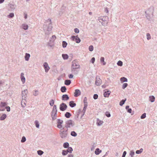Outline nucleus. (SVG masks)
<instances>
[{
	"instance_id": "nucleus-1",
	"label": "nucleus",
	"mask_w": 157,
	"mask_h": 157,
	"mask_svg": "<svg viewBox=\"0 0 157 157\" xmlns=\"http://www.w3.org/2000/svg\"><path fill=\"white\" fill-rule=\"evenodd\" d=\"M48 20L49 21L50 23L48 24V26L47 25H44L43 26L44 30L45 33V34H49L52 30V21L51 20L49 19Z\"/></svg>"
},
{
	"instance_id": "nucleus-2",
	"label": "nucleus",
	"mask_w": 157,
	"mask_h": 157,
	"mask_svg": "<svg viewBox=\"0 0 157 157\" xmlns=\"http://www.w3.org/2000/svg\"><path fill=\"white\" fill-rule=\"evenodd\" d=\"M98 20L101 23L102 25L105 26L108 23L109 18L107 16H106L102 17H99Z\"/></svg>"
},
{
	"instance_id": "nucleus-3",
	"label": "nucleus",
	"mask_w": 157,
	"mask_h": 157,
	"mask_svg": "<svg viewBox=\"0 0 157 157\" xmlns=\"http://www.w3.org/2000/svg\"><path fill=\"white\" fill-rule=\"evenodd\" d=\"M65 124V128H66L67 129L68 128L73 127L74 125V122L71 120H69L66 121Z\"/></svg>"
},
{
	"instance_id": "nucleus-4",
	"label": "nucleus",
	"mask_w": 157,
	"mask_h": 157,
	"mask_svg": "<svg viewBox=\"0 0 157 157\" xmlns=\"http://www.w3.org/2000/svg\"><path fill=\"white\" fill-rule=\"evenodd\" d=\"M67 129H65L63 131H60V135L62 138H64L67 137Z\"/></svg>"
},
{
	"instance_id": "nucleus-5",
	"label": "nucleus",
	"mask_w": 157,
	"mask_h": 157,
	"mask_svg": "<svg viewBox=\"0 0 157 157\" xmlns=\"http://www.w3.org/2000/svg\"><path fill=\"white\" fill-rule=\"evenodd\" d=\"M63 122V120H60V119H58L57 120V123L58 124L57 125V127L59 129H60L61 130H63L64 129V128H62V124Z\"/></svg>"
},
{
	"instance_id": "nucleus-6",
	"label": "nucleus",
	"mask_w": 157,
	"mask_h": 157,
	"mask_svg": "<svg viewBox=\"0 0 157 157\" xmlns=\"http://www.w3.org/2000/svg\"><path fill=\"white\" fill-rule=\"evenodd\" d=\"M71 67L79 68H80V65L76 60H74L72 62Z\"/></svg>"
},
{
	"instance_id": "nucleus-7",
	"label": "nucleus",
	"mask_w": 157,
	"mask_h": 157,
	"mask_svg": "<svg viewBox=\"0 0 157 157\" xmlns=\"http://www.w3.org/2000/svg\"><path fill=\"white\" fill-rule=\"evenodd\" d=\"M67 108V105L64 103H62L60 105L59 109L62 111L65 110Z\"/></svg>"
},
{
	"instance_id": "nucleus-8",
	"label": "nucleus",
	"mask_w": 157,
	"mask_h": 157,
	"mask_svg": "<svg viewBox=\"0 0 157 157\" xmlns=\"http://www.w3.org/2000/svg\"><path fill=\"white\" fill-rule=\"evenodd\" d=\"M27 89H25L24 91H22V99H25L27 97Z\"/></svg>"
},
{
	"instance_id": "nucleus-9",
	"label": "nucleus",
	"mask_w": 157,
	"mask_h": 157,
	"mask_svg": "<svg viewBox=\"0 0 157 157\" xmlns=\"http://www.w3.org/2000/svg\"><path fill=\"white\" fill-rule=\"evenodd\" d=\"M44 66L45 72H47L50 69V67H48V64L47 63L45 62L44 64Z\"/></svg>"
},
{
	"instance_id": "nucleus-10",
	"label": "nucleus",
	"mask_w": 157,
	"mask_h": 157,
	"mask_svg": "<svg viewBox=\"0 0 157 157\" xmlns=\"http://www.w3.org/2000/svg\"><path fill=\"white\" fill-rule=\"evenodd\" d=\"M101 80L99 78L97 77L96 78V80L95 81V84L97 86H100L101 84Z\"/></svg>"
},
{
	"instance_id": "nucleus-11",
	"label": "nucleus",
	"mask_w": 157,
	"mask_h": 157,
	"mask_svg": "<svg viewBox=\"0 0 157 157\" xmlns=\"http://www.w3.org/2000/svg\"><path fill=\"white\" fill-rule=\"evenodd\" d=\"M77 68L71 67V71L72 73L74 75H77L78 73V71L77 70Z\"/></svg>"
},
{
	"instance_id": "nucleus-12",
	"label": "nucleus",
	"mask_w": 157,
	"mask_h": 157,
	"mask_svg": "<svg viewBox=\"0 0 157 157\" xmlns=\"http://www.w3.org/2000/svg\"><path fill=\"white\" fill-rule=\"evenodd\" d=\"M69 98L67 94H63L62 96V100L67 101L69 99Z\"/></svg>"
},
{
	"instance_id": "nucleus-13",
	"label": "nucleus",
	"mask_w": 157,
	"mask_h": 157,
	"mask_svg": "<svg viewBox=\"0 0 157 157\" xmlns=\"http://www.w3.org/2000/svg\"><path fill=\"white\" fill-rule=\"evenodd\" d=\"M24 74L23 73H21V78L22 83L24 84L25 82V79L24 76Z\"/></svg>"
},
{
	"instance_id": "nucleus-14",
	"label": "nucleus",
	"mask_w": 157,
	"mask_h": 157,
	"mask_svg": "<svg viewBox=\"0 0 157 157\" xmlns=\"http://www.w3.org/2000/svg\"><path fill=\"white\" fill-rule=\"evenodd\" d=\"M74 94V96L75 97H78L80 94V90L78 89L75 90Z\"/></svg>"
},
{
	"instance_id": "nucleus-15",
	"label": "nucleus",
	"mask_w": 157,
	"mask_h": 157,
	"mask_svg": "<svg viewBox=\"0 0 157 157\" xmlns=\"http://www.w3.org/2000/svg\"><path fill=\"white\" fill-rule=\"evenodd\" d=\"M30 56V55L28 53H26L25 56V60L27 61H28L29 60V58Z\"/></svg>"
},
{
	"instance_id": "nucleus-16",
	"label": "nucleus",
	"mask_w": 157,
	"mask_h": 157,
	"mask_svg": "<svg viewBox=\"0 0 157 157\" xmlns=\"http://www.w3.org/2000/svg\"><path fill=\"white\" fill-rule=\"evenodd\" d=\"M110 91L109 90L105 92L104 93V96L106 97H108L110 94Z\"/></svg>"
},
{
	"instance_id": "nucleus-17",
	"label": "nucleus",
	"mask_w": 157,
	"mask_h": 157,
	"mask_svg": "<svg viewBox=\"0 0 157 157\" xmlns=\"http://www.w3.org/2000/svg\"><path fill=\"white\" fill-rule=\"evenodd\" d=\"M69 105L72 108L74 107L76 105V103H74L73 101H70L69 103Z\"/></svg>"
},
{
	"instance_id": "nucleus-18",
	"label": "nucleus",
	"mask_w": 157,
	"mask_h": 157,
	"mask_svg": "<svg viewBox=\"0 0 157 157\" xmlns=\"http://www.w3.org/2000/svg\"><path fill=\"white\" fill-rule=\"evenodd\" d=\"M101 151L100 150L99 148H97L96 149L95 151V153L96 155H99L101 152Z\"/></svg>"
},
{
	"instance_id": "nucleus-19",
	"label": "nucleus",
	"mask_w": 157,
	"mask_h": 157,
	"mask_svg": "<svg viewBox=\"0 0 157 157\" xmlns=\"http://www.w3.org/2000/svg\"><path fill=\"white\" fill-rule=\"evenodd\" d=\"M125 109L127 110V111L128 113H131L132 112V109L129 108V105H127L125 107Z\"/></svg>"
},
{
	"instance_id": "nucleus-20",
	"label": "nucleus",
	"mask_w": 157,
	"mask_h": 157,
	"mask_svg": "<svg viewBox=\"0 0 157 157\" xmlns=\"http://www.w3.org/2000/svg\"><path fill=\"white\" fill-rule=\"evenodd\" d=\"M149 100L151 102H153L155 100V98L153 96H150L149 97Z\"/></svg>"
},
{
	"instance_id": "nucleus-21",
	"label": "nucleus",
	"mask_w": 157,
	"mask_h": 157,
	"mask_svg": "<svg viewBox=\"0 0 157 157\" xmlns=\"http://www.w3.org/2000/svg\"><path fill=\"white\" fill-rule=\"evenodd\" d=\"M56 38V36L55 35H53L51 38L50 41L51 43H52L54 41Z\"/></svg>"
},
{
	"instance_id": "nucleus-22",
	"label": "nucleus",
	"mask_w": 157,
	"mask_h": 157,
	"mask_svg": "<svg viewBox=\"0 0 157 157\" xmlns=\"http://www.w3.org/2000/svg\"><path fill=\"white\" fill-rule=\"evenodd\" d=\"M103 121H101L100 120H99V119H98V120H97V125L98 126H100L102 124H103Z\"/></svg>"
},
{
	"instance_id": "nucleus-23",
	"label": "nucleus",
	"mask_w": 157,
	"mask_h": 157,
	"mask_svg": "<svg viewBox=\"0 0 157 157\" xmlns=\"http://www.w3.org/2000/svg\"><path fill=\"white\" fill-rule=\"evenodd\" d=\"M104 57H101L100 58V61L101 62L103 63V65H105L106 63L104 61Z\"/></svg>"
},
{
	"instance_id": "nucleus-24",
	"label": "nucleus",
	"mask_w": 157,
	"mask_h": 157,
	"mask_svg": "<svg viewBox=\"0 0 157 157\" xmlns=\"http://www.w3.org/2000/svg\"><path fill=\"white\" fill-rule=\"evenodd\" d=\"M71 116V114L68 112H66L65 114V116L67 118H70Z\"/></svg>"
},
{
	"instance_id": "nucleus-25",
	"label": "nucleus",
	"mask_w": 157,
	"mask_h": 157,
	"mask_svg": "<svg viewBox=\"0 0 157 157\" xmlns=\"http://www.w3.org/2000/svg\"><path fill=\"white\" fill-rule=\"evenodd\" d=\"M62 56L64 59H67L68 58V56L67 54H62Z\"/></svg>"
},
{
	"instance_id": "nucleus-26",
	"label": "nucleus",
	"mask_w": 157,
	"mask_h": 157,
	"mask_svg": "<svg viewBox=\"0 0 157 157\" xmlns=\"http://www.w3.org/2000/svg\"><path fill=\"white\" fill-rule=\"evenodd\" d=\"M71 83V81L69 80H66L65 81V84L67 86L69 85Z\"/></svg>"
},
{
	"instance_id": "nucleus-27",
	"label": "nucleus",
	"mask_w": 157,
	"mask_h": 157,
	"mask_svg": "<svg viewBox=\"0 0 157 157\" xmlns=\"http://www.w3.org/2000/svg\"><path fill=\"white\" fill-rule=\"evenodd\" d=\"M126 98H125L124 99H123L122 100H121L119 103V105L120 106H122L123 104H124L125 101H126Z\"/></svg>"
},
{
	"instance_id": "nucleus-28",
	"label": "nucleus",
	"mask_w": 157,
	"mask_h": 157,
	"mask_svg": "<svg viewBox=\"0 0 157 157\" xmlns=\"http://www.w3.org/2000/svg\"><path fill=\"white\" fill-rule=\"evenodd\" d=\"M120 80L122 82H127L128 81L127 78L124 77H121L120 78Z\"/></svg>"
},
{
	"instance_id": "nucleus-29",
	"label": "nucleus",
	"mask_w": 157,
	"mask_h": 157,
	"mask_svg": "<svg viewBox=\"0 0 157 157\" xmlns=\"http://www.w3.org/2000/svg\"><path fill=\"white\" fill-rule=\"evenodd\" d=\"M28 26L26 24H24L22 25V28L25 30L28 29Z\"/></svg>"
},
{
	"instance_id": "nucleus-30",
	"label": "nucleus",
	"mask_w": 157,
	"mask_h": 157,
	"mask_svg": "<svg viewBox=\"0 0 157 157\" xmlns=\"http://www.w3.org/2000/svg\"><path fill=\"white\" fill-rule=\"evenodd\" d=\"M6 117V115L5 114H3L0 117V119L1 120H5Z\"/></svg>"
},
{
	"instance_id": "nucleus-31",
	"label": "nucleus",
	"mask_w": 157,
	"mask_h": 157,
	"mask_svg": "<svg viewBox=\"0 0 157 157\" xmlns=\"http://www.w3.org/2000/svg\"><path fill=\"white\" fill-rule=\"evenodd\" d=\"M68 149L66 150L67 151V152L71 153L72 152V151H73V149L71 147H69L67 148Z\"/></svg>"
},
{
	"instance_id": "nucleus-32",
	"label": "nucleus",
	"mask_w": 157,
	"mask_h": 157,
	"mask_svg": "<svg viewBox=\"0 0 157 157\" xmlns=\"http://www.w3.org/2000/svg\"><path fill=\"white\" fill-rule=\"evenodd\" d=\"M66 90V88L65 86H62L61 88V91L63 93L65 92Z\"/></svg>"
},
{
	"instance_id": "nucleus-33",
	"label": "nucleus",
	"mask_w": 157,
	"mask_h": 157,
	"mask_svg": "<svg viewBox=\"0 0 157 157\" xmlns=\"http://www.w3.org/2000/svg\"><path fill=\"white\" fill-rule=\"evenodd\" d=\"M69 144L68 142H65L63 145V147L65 148H67L69 147Z\"/></svg>"
},
{
	"instance_id": "nucleus-34",
	"label": "nucleus",
	"mask_w": 157,
	"mask_h": 157,
	"mask_svg": "<svg viewBox=\"0 0 157 157\" xmlns=\"http://www.w3.org/2000/svg\"><path fill=\"white\" fill-rule=\"evenodd\" d=\"M75 42L77 43H80L81 41L80 39L78 37V36H76V37L75 40Z\"/></svg>"
},
{
	"instance_id": "nucleus-35",
	"label": "nucleus",
	"mask_w": 157,
	"mask_h": 157,
	"mask_svg": "<svg viewBox=\"0 0 157 157\" xmlns=\"http://www.w3.org/2000/svg\"><path fill=\"white\" fill-rule=\"evenodd\" d=\"M143 151V149L141 148L140 150H137L136 151V153L137 154H139L141 153Z\"/></svg>"
},
{
	"instance_id": "nucleus-36",
	"label": "nucleus",
	"mask_w": 157,
	"mask_h": 157,
	"mask_svg": "<svg viewBox=\"0 0 157 157\" xmlns=\"http://www.w3.org/2000/svg\"><path fill=\"white\" fill-rule=\"evenodd\" d=\"M67 45V43L65 41L62 42V46L63 48H66Z\"/></svg>"
},
{
	"instance_id": "nucleus-37",
	"label": "nucleus",
	"mask_w": 157,
	"mask_h": 157,
	"mask_svg": "<svg viewBox=\"0 0 157 157\" xmlns=\"http://www.w3.org/2000/svg\"><path fill=\"white\" fill-rule=\"evenodd\" d=\"M34 92H33V95L35 96H37L39 93V91L37 90H34Z\"/></svg>"
},
{
	"instance_id": "nucleus-38",
	"label": "nucleus",
	"mask_w": 157,
	"mask_h": 157,
	"mask_svg": "<svg viewBox=\"0 0 157 157\" xmlns=\"http://www.w3.org/2000/svg\"><path fill=\"white\" fill-rule=\"evenodd\" d=\"M35 124L36 127L37 128H39V124L38 121H36L35 122Z\"/></svg>"
},
{
	"instance_id": "nucleus-39",
	"label": "nucleus",
	"mask_w": 157,
	"mask_h": 157,
	"mask_svg": "<svg viewBox=\"0 0 157 157\" xmlns=\"http://www.w3.org/2000/svg\"><path fill=\"white\" fill-rule=\"evenodd\" d=\"M71 135L73 136H76L77 135V133L75 131H72L71 133Z\"/></svg>"
},
{
	"instance_id": "nucleus-40",
	"label": "nucleus",
	"mask_w": 157,
	"mask_h": 157,
	"mask_svg": "<svg viewBox=\"0 0 157 157\" xmlns=\"http://www.w3.org/2000/svg\"><path fill=\"white\" fill-rule=\"evenodd\" d=\"M117 64L120 66H122L123 65V62L120 60H119L117 63Z\"/></svg>"
},
{
	"instance_id": "nucleus-41",
	"label": "nucleus",
	"mask_w": 157,
	"mask_h": 157,
	"mask_svg": "<svg viewBox=\"0 0 157 157\" xmlns=\"http://www.w3.org/2000/svg\"><path fill=\"white\" fill-rule=\"evenodd\" d=\"M67 153L68 152H67V151H66V150H63L62 151V154L63 155H66L67 154Z\"/></svg>"
},
{
	"instance_id": "nucleus-42",
	"label": "nucleus",
	"mask_w": 157,
	"mask_h": 157,
	"mask_svg": "<svg viewBox=\"0 0 157 157\" xmlns=\"http://www.w3.org/2000/svg\"><path fill=\"white\" fill-rule=\"evenodd\" d=\"M37 152L38 154L40 155H42L44 153L43 151L40 150L38 151Z\"/></svg>"
},
{
	"instance_id": "nucleus-43",
	"label": "nucleus",
	"mask_w": 157,
	"mask_h": 157,
	"mask_svg": "<svg viewBox=\"0 0 157 157\" xmlns=\"http://www.w3.org/2000/svg\"><path fill=\"white\" fill-rule=\"evenodd\" d=\"M14 16V14L13 13H10L8 16V17L10 18H12Z\"/></svg>"
},
{
	"instance_id": "nucleus-44",
	"label": "nucleus",
	"mask_w": 157,
	"mask_h": 157,
	"mask_svg": "<svg viewBox=\"0 0 157 157\" xmlns=\"http://www.w3.org/2000/svg\"><path fill=\"white\" fill-rule=\"evenodd\" d=\"M146 36L147 37V39L149 40L151 39V36L150 34L149 33H147L146 34Z\"/></svg>"
},
{
	"instance_id": "nucleus-45",
	"label": "nucleus",
	"mask_w": 157,
	"mask_h": 157,
	"mask_svg": "<svg viewBox=\"0 0 157 157\" xmlns=\"http://www.w3.org/2000/svg\"><path fill=\"white\" fill-rule=\"evenodd\" d=\"M56 115H57V114H56V113H55V114H54V115H51V117H52L53 120H54L56 118Z\"/></svg>"
},
{
	"instance_id": "nucleus-46",
	"label": "nucleus",
	"mask_w": 157,
	"mask_h": 157,
	"mask_svg": "<svg viewBox=\"0 0 157 157\" xmlns=\"http://www.w3.org/2000/svg\"><path fill=\"white\" fill-rule=\"evenodd\" d=\"M94 49V47L92 45H90L89 46V50L90 51L92 52L93 50Z\"/></svg>"
},
{
	"instance_id": "nucleus-47",
	"label": "nucleus",
	"mask_w": 157,
	"mask_h": 157,
	"mask_svg": "<svg viewBox=\"0 0 157 157\" xmlns=\"http://www.w3.org/2000/svg\"><path fill=\"white\" fill-rule=\"evenodd\" d=\"M26 140V139L25 137L23 136L22 137V139L21 140V142L22 143H24L25 142Z\"/></svg>"
},
{
	"instance_id": "nucleus-48",
	"label": "nucleus",
	"mask_w": 157,
	"mask_h": 157,
	"mask_svg": "<svg viewBox=\"0 0 157 157\" xmlns=\"http://www.w3.org/2000/svg\"><path fill=\"white\" fill-rule=\"evenodd\" d=\"M135 154V152L133 151H131L130 152V155H131V157H133V155Z\"/></svg>"
},
{
	"instance_id": "nucleus-49",
	"label": "nucleus",
	"mask_w": 157,
	"mask_h": 157,
	"mask_svg": "<svg viewBox=\"0 0 157 157\" xmlns=\"http://www.w3.org/2000/svg\"><path fill=\"white\" fill-rule=\"evenodd\" d=\"M128 84L127 83H124L123 84V86H122V89H124L125 88H126L127 86H128Z\"/></svg>"
},
{
	"instance_id": "nucleus-50",
	"label": "nucleus",
	"mask_w": 157,
	"mask_h": 157,
	"mask_svg": "<svg viewBox=\"0 0 157 157\" xmlns=\"http://www.w3.org/2000/svg\"><path fill=\"white\" fill-rule=\"evenodd\" d=\"M146 117V114L145 113H143L140 117L141 119H143L145 118Z\"/></svg>"
},
{
	"instance_id": "nucleus-51",
	"label": "nucleus",
	"mask_w": 157,
	"mask_h": 157,
	"mask_svg": "<svg viewBox=\"0 0 157 157\" xmlns=\"http://www.w3.org/2000/svg\"><path fill=\"white\" fill-rule=\"evenodd\" d=\"M54 104V101L53 99L51 100L50 101L49 104L51 106H52Z\"/></svg>"
},
{
	"instance_id": "nucleus-52",
	"label": "nucleus",
	"mask_w": 157,
	"mask_h": 157,
	"mask_svg": "<svg viewBox=\"0 0 157 157\" xmlns=\"http://www.w3.org/2000/svg\"><path fill=\"white\" fill-rule=\"evenodd\" d=\"M105 115L108 117H109L111 116L110 113L108 112H106L105 113Z\"/></svg>"
},
{
	"instance_id": "nucleus-53",
	"label": "nucleus",
	"mask_w": 157,
	"mask_h": 157,
	"mask_svg": "<svg viewBox=\"0 0 157 157\" xmlns=\"http://www.w3.org/2000/svg\"><path fill=\"white\" fill-rule=\"evenodd\" d=\"M98 95L97 94H94L93 96V98L94 99H96L98 98Z\"/></svg>"
},
{
	"instance_id": "nucleus-54",
	"label": "nucleus",
	"mask_w": 157,
	"mask_h": 157,
	"mask_svg": "<svg viewBox=\"0 0 157 157\" xmlns=\"http://www.w3.org/2000/svg\"><path fill=\"white\" fill-rule=\"evenodd\" d=\"M21 105L23 107H24L26 105V104H25V102H23L22 101V102H21Z\"/></svg>"
},
{
	"instance_id": "nucleus-55",
	"label": "nucleus",
	"mask_w": 157,
	"mask_h": 157,
	"mask_svg": "<svg viewBox=\"0 0 157 157\" xmlns=\"http://www.w3.org/2000/svg\"><path fill=\"white\" fill-rule=\"evenodd\" d=\"M74 31L76 33H79V30L77 28L75 29Z\"/></svg>"
},
{
	"instance_id": "nucleus-56",
	"label": "nucleus",
	"mask_w": 157,
	"mask_h": 157,
	"mask_svg": "<svg viewBox=\"0 0 157 157\" xmlns=\"http://www.w3.org/2000/svg\"><path fill=\"white\" fill-rule=\"evenodd\" d=\"M57 111L55 110H52V112L51 115H54L55 113H56V114H57Z\"/></svg>"
},
{
	"instance_id": "nucleus-57",
	"label": "nucleus",
	"mask_w": 157,
	"mask_h": 157,
	"mask_svg": "<svg viewBox=\"0 0 157 157\" xmlns=\"http://www.w3.org/2000/svg\"><path fill=\"white\" fill-rule=\"evenodd\" d=\"M127 152L126 151H124L122 157H125V156Z\"/></svg>"
},
{
	"instance_id": "nucleus-58",
	"label": "nucleus",
	"mask_w": 157,
	"mask_h": 157,
	"mask_svg": "<svg viewBox=\"0 0 157 157\" xmlns=\"http://www.w3.org/2000/svg\"><path fill=\"white\" fill-rule=\"evenodd\" d=\"M95 58L94 57H93L91 59V62L92 63H94L95 62Z\"/></svg>"
},
{
	"instance_id": "nucleus-59",
	"label": "nucleus",
	"mask_w": 157,
	"mask_h": 157,
	"mask_svg": "<svg viewBox=\"0 0 157 157\" xmlns=\"http://www.w3.org/2000/svg\"><path fill=\"white\" fill-rule=\"evenodd\" d=\"M6 110L8 112H9L10 111V107H9V106H6Z\"/></svg>"
},
{
	"instance_id": "nucleus-60",
	"label": "nucleus",
	"mask_w": 157,
	"mask_h": 157,
	"mask_svg": "<svg viewBox=\"0 0 157 157\" xmlns=\"http://www.w3.org/2000/svg\"><path fill=\"white\" fill-rule=\"evenodd\" d=\"M86 108H87L86 107H84L83 110L82 111V112L83 113V115H84V114L85 113V111H86Z\"/></svg>"
},
{
	"instance_id": "nucleus-61",
	"label": "nucleus",
	"mask_w": 157,
	"mask_h": 157,
	"mask_svg": "<svg viewBox=\"0 0 157 157\" xmlns=\"http://www.w3.org/2000/svg\"><path fill=\"white\" fill-rule=\"evenodd\" d=\"M76 37V36H72L71 37V38H72V40L73 41H74L75 40Z\"/></svg>"
},
{
	"instance_id": "nucleus-62",
	"label": "nucleus",
	"mask_w": 157,
	"mask_h": 157,
	"mask_svg": "<svg viewBox=\"0 0 157 157\" xmlns=\"http://www.w3.org/2000/svg\"><path fill=\"white\" fill-rule=\"evenodd\" d=\"M83 102L84 103H87V98L86 97H85L84 98Z\"/></svg>"
},
{
	"instance_id": "nucleus-63",
	"label": "nucleus",
	"mask_w": 157,
	"mask_h": 157,
	"mask_svg": "<svg viewBox=\"0 0 157 157\" xmlns=\"http://www.w3.org/2000/svg\"><path fill=\"white\" fill-rule=\"evenodd\" d=\"M52 110L57 111L56 109V105H54L53 108Z\"/></svg>"
},
{
	"instance_id": "nucleus-64",
	"label": "nucleus",
	"mask_w": 157,
	"mask_h": 157,
	"mask_svg": "<svg viewBox=\"0 0 157 157\" xmlns=\"http://www.w3.org/2000/svg\"><path fill=\"white\" fill-rule=\"evenodd\" d=\"M68 77L69 78H72L73 77V75L72 74H71L69 75Z\"/></svg>"
}]
</instances>
